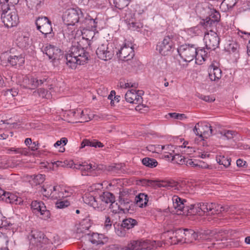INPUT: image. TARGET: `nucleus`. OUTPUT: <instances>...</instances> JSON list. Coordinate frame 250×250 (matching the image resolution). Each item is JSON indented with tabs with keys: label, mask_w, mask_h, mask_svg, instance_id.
I'll use <instances>...</instances> for the list:
<instances>
[{
	"label": "nucleus",
	"mask_w": 250,
	"mask_h": 250,
	"mask_svg": "<svg viewBox=\"0 0 250 250\" xmlns=\"http://www.w3.org/2000/svg\"><path fill=\"white\" fill-rule=\"evenodd\" d=\"M89 53L78 42L73 45L69 53L65 55L67 65L72 69H75L78 64L83 65L87 62Z\"/></svg>",
	"instance_id": "1"
},
{
	"label": "nucleus",
	"mask_w": 250,
	"mask_h": 250,
	"mask_svg": "<svg viewBox=\"0 0 250 250\" xmlns=\"http://www.w3.org/2000/svg\"><path fill=\"white\" fill-rule=\"evenodd\" d=\"M183 230L184 233H185L184 236L186 242L188 241L192 242L193 240H195L198 238V234L193 230L188 229ZM199 236L200 237L203 239L212 241V245L213 247L217 249L221 247V246H220L221 244L218 242L219 240H222L223 238L221 233L208 230L203 233H200Z\"/></svg>",
	"instance_id": "2"
},
{
	"label": "nucleus",
	"mask_w": 250,
	"mask_h": 250,
	"mask_svg": "<svg viewBox=\"0 0 250 250\" xmlns=\"http://www.w3.org/2000/svg\"><path fill=\"white\" fill-rule=\"evenodd\" d=\"M62 19L66 25H74L77 23L84 21V14L79 8H71L65 12Z\"/></svg>",
	"instance_id": "3"
},
{
	"label": "nucleus",
	"mask_w": 250,
	"mask_h": 250,
	"mask_svg": "<svg viewBox=\"0 0 250 250\" xmlns=\"http://www.w3.org/2000/svg\"><path fill=\"white\" fill-rule=\"evenodd\" d=\"M88 242L83 246V250H98L107 241L103 234L92 233L87 234Z\"/></svg>",
	"instance_id": "4"
},
{
	"label": "nucleus",
	"mask_w": 250,
	"mask_h": 250,
	"mask_svg": "<svg viewBox=\"0 0 250 250\" xmlns=\"http://www.w3.org/2000/svg\"><path fill=\"white\" fill-rule=\"evenodd\" d=\"M117 55L120 59L125 62H127L132 67H136L135 63L137 62L132 59L134 56V52L132 46L125 44L117 52Z\"/></svg>",
	"instance_id": "5"
},
{
	"label": "nucleus",
	"mask_w": 250,
	"mask_h": 250,
	"mask_svg": "<svg viewBox=\"0 0 250 250\" xmlns=\"http://www.w3.org/2000/svg\"><path fill=\"white\" fill-rule=\"evenodd\" d=\"M98 58L104 61H107L112 58L114 55V47L111 43L107 41L101 44L96 50Z\"/></svg>",
	"instance_id": "6"
},
{
	"label": "nucleus",
	"mask_w": 250,
	"mask_h": 250,
	"mask_svg": "<svg viewBox=\"0 0 250 250\" xmlns=\"http://www.w3.org/2000/svg\"><path fill=\"white\" fill-rule=\"evenodd\" d=\"M43 52L45 53L52 63L57 64L58 61L63 58V52L58 47L51 44L47 45Z\"/></svg>",
	"instance_id": "7"
},
{
	"label": "nucleus",
	"mask_w": 250,
	"mask_h": 250,
	"mask_svg": "<svg viewBox=\"0 0 250 250\" xmlns=\"http://www.w3.org/2000/svg\"><path fill=\"white\" fill-rule=\"evenodd\" d=\"M178 52L180 57L185 62H190L193 60L196 56V47L193 45L183 44L177 49Z\"/></svg>",
	"instance_id": "8"
},
{
	"label": "nucleus",
	"mask_w": 250,
	"mask_h": 250,
	"mask_svg": "<svg viewBox=\"0 0 250 250\" xmlns=\"http://www.w3.org/2000/svg\"><path fill=\"white\" fill-rule=\"evenodd\" d=\"M35 23L37 29L42 34L44 35V37L46 38L47 35L51 34L53 30L51 26V21L47 17H39L36 20Z\"/></svg>",
	"instance_id": "9"
},
{
	"label": "nucleus",
	"mask_w": 250,
	"mask_h": 250,
	"mask_svg": "<svg viewBox=\"0 0 250 250\" xmlns=\"http://www.w3.org/2000/svg\"><path fill=\"white\" fill-rule=\"evenodd\" d=\"M1 18L4 25L8 28L15 26L19 23V17L16 10L2 13Z\"/></svg>",
	"instance_id": "10"
},
{
	"label": "nucleus",
	"mask_w": 250,
	"mask_h": 250,
	"mask_svg": "<svg viewBox=\"0 0 250 250\" xmlns=\"http://www.w3.org/2000/svg\"><path fill=\"white\" fill-rule=\"evenodd\" d=\"M204 41L206 48L208 50H214L218 47L219 39L217 33L212 30L205 34Z\"/></svg>",
	"instance_id": "11"
},
{
	"label": "nucleus",
	"mask_w": 250,
	"mask_h": 250,
	"mask_svg": "<svg viewBox=\"0 0 250 250\" xmlns=\"http://www.w3.org/2000/svg\"><path fill=\"white\" fill-rule=\"evenodd\" d=\"M173 47L172 40L169 36H167L164 38L162 42L158 43L156 49L162 55L166 56L171 53Z\"/></svg>",
	"instance_id": "12"
},
{
	"label": "nucleus",
	"mask_w": 250,
	"mask_h": 250,
	"mask_svg": "<svg viewBox=\"0 0 250 250\" xmlns=\"http://www.w3.org/2000/svg\"><path fill=\"white\" fill-rule=\"evenodd\" d=\"M153 246L149 241H131L124 250H151Z\"/></svg>",
	"instance_id": "13"
},
{
	"label": "nucleus",
	"mask_w": 250,
	"mask_h": 250,
	"mask_svg": "<svg viewBox=\"0 0 250 250\" xmlns=\"http://www.w3.org/2000/svg\"><path fill=\"white\" fill-rule=\"evenodd\" d=\"M31 208L34 213H40L43 219H47L50 217V211L46 209V206L42 202L33 201L31 204Z\"/></svg>",
	"instance_id": "14"
},
{
	"label": "nucleus",
	"mask_w": 250,
	"mask_h": 250,
	"mask_svg": "<svg viewBox=\"0 0 250 250\" xmlns=\"http://www.w3.org/2000/svg\"><path fill=\"white\" fill-rule=\"evenodd\" d=\"M47 242L48 239L44 237V235L42 232L37 230L31 231L30 238L31 244L41 248L43 247V245L46 244Z\"/></svg>",
	"instance_id": "15"
},
{
	"label": "nucleus",
	"mask_w": 250,
	"mask_h": 250,
	"mask_svg": "<svg viewBox=\"0 0 250 250\" xmlns=\"http://www.w3.org/2000/svg\"><path fill=\"white\" fill-rule=\"evenodd\" d=\"M143 93V91L140 90H129L125 95V100L131 104H140L142 102L141 96Z\"/></svg>",
	"instance_id": "16"
},
{
	"label": "nucleus",
	"mask_w": 250,
	"mask_h": 250,
	"mask_svg": "<svg viewBox=\"0 0 250 250\" xmlns=\"http://www.w3.org/2000/svg\"><path fill=\"white\" fill-rule=\"evenodd\" d=\"M44 81V80H39L36 78L29 79L26 77L23 80V86L26 88L34 89L43 83Z\"/></svg>",
	"instance_id": "17"
},
{
	"label": "nucleus",
	"mask_w": 250,
	"mask_h": 250,
	"mask_svg": "<svg viewBox=\"0 0 250 250\" xmlns=\"http://www.w3.org/2000/svg\"><path fill=\"white\" fill-rule=\"evenodd\" d=\"M59 188L57 186L52 187L51 185H47L46 187H42L41 191L42 194L46 197L52 198H57L58 194L56 192L59 191Z\"/></svg>",
	"instance_id": "18"
},
{
	"label": "nucleus",
	"mask_w": 250,
	"mask_h": 250,
	"mask_svg": "<svg viewBox=\"0 0 250 250\" xmlns=\"http://www.w3.org/2000/svg\"><path fill=\"white\" fill-rule=\"evenodd\" d=\"M199 125V123L196 124L194 128H193V132L196 135L199 136L202 140H204L203 138H208L210 136L212 133V129L210 125H205L204 126V131H200L199 129L197 127V126Z\"/></svg>",
	"instance_id": "19"
},
{
	"label": "nucleus",
	"mask_w": 250,
	"mask_h": 250,
	"mask_svg": "<svg viewBox=\"0 0 250 250\" xmlns=\"http://www.w3.org/2000/svg\"><path fill=\"white\" fill-rule=\"evenodd\" d=\"M168 232L172 233V235L170 236V238L172 240V243L173 244L186 243L183 229H179L175 231H168Z\"/></svg>",
	"instance_id": "20"
},
{
	"label": "nucleus",
	"mask_w": 250,
	"mask_h": 250,
	"mask_svg": "<svg viewBox=\"0 0 250 250\" xmlns=\"http://www.w3.org/2000/svg\"><path fill=\"white\" fill-rule=\"evenodd\" d=\"M115 200L113 194L109 192H104L98 198V203H100V205L106 206L108 204H111Z\"/></svg>",
	"instance_id": "21"
},
{
	"label": "nucleus",
	"mask_w": 250,
	"mask_h": 250,
	"mask_svg": "<svg viewBox=\"0 0 250 250\" xmlns=\"http://www.w3.org/2000/svg\"><path fill=\"white\" fill-rule=\"evenodd\" d=\"M208 76L211 81H218L222 76V71L214 64H211L208 68Z\"/></svg>",
	"instance_id": "22"
},
{
	"label": "nucleus",
	"mask_w": 250,
	"mask_h": 250,
	"mask_svg": "<svg viewBox=\"0 0 250 250\" xmlns=\"http://www.w3.org/2000/svg\"><path fill=\"white\" fill-rule=\"evenodd\" d=\"M172 201L173 208L177 210V211H180L182 212V213L184 214V211H186L187 209L185 206L186 201L179 197L178 196H174L172 197Z\"/></svg>",
	"instance_id": "23"
},
{
	"label": "nucleus",
	"mask_w": 250,
	"mask_h": 250,
	"mask_svg": "<svg viewBox=\"0 0 250 250\" xmlns=\"http://www.w3.org/2000/svg\"><path fill=\"white\" fill-rule=\"evenodd\" d=\"M69 115L74 117L77 121L76 122L83 123L87 122L86 115L81 108H78L69 111Z\"/></svg>",
	"instance_id": "24"
},
{
	"label": "nucleus",
	"mask_w": 250,
	"mask_h": 250,
	"mask_svg": "<svg viewBox=\"0 0 250 250\" xmlns=\"http://www.w3.org/2000/svg\"><path fill=\"white\" fill-rule=\"evenodd\" d=\"M75 168L80 170L82 172V175H87L89 173L96 169L97 167L90 164H88L87 163H83L82 164L76 165Z\"/></svg>",
	"instance_id": "25"
},
{
	"label": "nucleus",
	"mask_w": 250,
	"mask_h": 250,
	"mask_svg": "<svg viewBox=\"0 0 250 250\" xmlns=\"http://www.w3.org/2000/svg\"><path fill=\"white\" fill-rule=\"evenodd\" d=\"M3 200L11 204H20L21 203V199L19 198L16 195L9 192H4V194L1 197Z\"/></svg>",
	"instance_id": "26"
},
{
	"label": "nucleus",
	"mask_w": 250,
	"mask_h": 250,
	"mask_svg": "<svg viewBox=\"0 0 250 250\" xmlns=\"http://www.w3.org/2000/svg\"><path fill=\"white\" fill-rule=\"evenodd\" d=\"M148 196L145 193H140L136 196L135 202L137 206L140 208L146 207L148 202Z\"/></svg>",
	"instance_id": "27"
},
{
	"label": "nucleus",
	"mask_w": 250,
	"mask_h": 250,
	"mask_svg": "<svg viewBox=\"0 0 250 250\" xmlns=\"http://www.w3.org/2000/svg\"><path fill=\"white\" fill-rule=\"evenodd\" d=\"M213 205L212 203H197V207L199 208V216L203 215L205 212H208L212 210Z\"/></svg>",
	"instance_id": "28"
},
{
	"label": "nucleus",
	"mask_w": 250,
	"mask_h": 250,
	"mask_svg": "<svg viewBox=\"0 0 250 250\" xmlns=\"http://www.w3.org/2000/svg\"><path fill=\"white\" fill-rule=\"evenodd\" d=\"M17 44L21 48L27 49L31 44V40L28 37L21 36L17 40Z\"/></svg>",
	"instance_id": "29"
},
{
	"label": "nucleus",
	"mask_w": 250,
	"mask_h": 250,
	"mask_svg": "<svg viewBox=\"0 0 250 250\" xmlns=\"http://www.w3.org/2000/svg\"><path fill=\"white\" fill-rule=\"evenodd\" d=\"M91 227V223L90 219L85 218L83 219L80 224L79 226L77 228V233H83L88 230Z\"/></svg>",
	"instance_id": "30"
},
{
	"label": "nucleus",
	"mask_w": 250,
	"mask_h": 250,
	"mask_svg": "<svg viewBox=\"0 0 250 250\" xmlns=\"http://www.w3.org/2000/svg\"><path fill=\"white\" fill-rule=\"evenodd\" d=\"M83 200L85 204H88L93 207L98 206V198H96L89 193L85 194L83 197Z\"/></svg>",
	"instance_id": "31"
},
{
	"label": "nucleus",
	"mask_w": 250,
	"mask_h": 250,
	"mask_svg": "<svg viewBox=\"0 0 250 250\" xmlns=\"http://www.w3.org/2000/svg\"><path fill=\"white\" fill-rule=\"evenodd\" d=\"M8 62L13 66L17 64L21 65L24 62V58L21 55L10 56L8 58Z\"/></svg>",
	"instance_id": "32"
},
{
	"label": "nucleus",
	"mask_w": 250,
	"mask_h": 250,
	"mask_svg": "<svg viewBox=\"0 0 250 250\" xmlns=\"http://www.w3.org/2000/svg\"><path fill=\"white\" fill-rule=\"evenodd\" d=\"M197 204L194 205H191L190 206H186L187 209L186 211H184V214L187 215H199V208L197 207Z\"/></svg>",
	"instance_id": "33"
},
{
	"label": "nucleus",
	"mask_w": 250,
	"mask_h": 250,
	"mask_svg": "<svg viewBox=\"0 0 250 250\" xmlns=\"http://www.w3.org/2000/svg\"><path fill=\"white\" fill-rule=\"evenodd\" d=\"M220 18V15L218 12L215 11L209 16V19H206V22L205 23L206 26L208 25H212L218 22Z\"/></svg>",
	"instance_id": "34"
},
{
	"label": "nucleus",
	"mask_w": 250,
	"mask_h": 250,
	"mask_svg": "<svg viewBox=\"0 0 250 250\" xmlns=\"http://www.w3.org/2000/svg\"><path fill=\"white\" fill-rule=\"evenodd\" d=\"M84 21L81 22V24L88 25V27L91 30L95 29L96 28L97 23V22L96 21V19L95 20L91 19L89 16L85 14V16H84Z\"/></svg>",
	"instance_id": "35"
},
{
	"label": "nucleus",
	"mask_w": 250,
	"mask_h": 250,
	"mask_svg": "<svg viewBox=\"0 0 250 250\" xmlns=\"http://www.w3.org/2000/svg\"><path fill=\"white\" fill-rule=\"evenodd\" d=\"M122 226L127 229L133 228L137 225V222L135 219L131 218H128L123 220L122 223Z\"/></svg>",
	"instance_id": "36"
},
{
	"label": "nucleus",
	"mask_w": 250,
	"mask_h": 250,
	"mask_svg": "<svg viewBox=\"0 0 250 250\" xmlns=\"http://www.w3.org/2000/svg\"><path fill=\"white\" fill-rule=\"evenodd\" d=\"M119 203L123 213L128 211L130 208V201L129 199L125 198H121Z\"/></svg>",
	"instance_id": "37"
},
{
	"label": "nucleus",
	"mask_w": 250,
	"mask_h": 250,
	"mask_svg": "<svg viewBox=\"0 0 250 250\" xmlns=\"http://www.w3.org/2000/svg\"><path fill=\"white\" fill-rule=\"evenodd\" d=\"M31 184L33 186H37L42 184L45 180V175L43 174L33 175L31 176Z\"/></svg>",
	"instance_id": "38"
},
{
	"label": "nucleus",
	"mask_w": 250,
	"mask_h": 250,
	"mask_svg": "<svg viewBox=\"0 0 250 250\" xmlns=\"http://www.w3.org/2000/svg\"><path fill=\"white\" fill-rule=\"evenodd\" d=\"M85 146H89L94 147H102L103 146V144L98 141H90L89 140L84 139L83 140V141L81 143V148H83L85 147Z\"/></svg>",
	"instance_id": "39"
},
{
	"label": "nucleus",
	"mask_w": 250,
	"mask_h": 250,
	"mask_svg": "<svg viewBox=\"0 0 250 250\" xmlns=\"http://www.w3.org/2000/svg\"><path fill=\"white\" fill-rule=\"evenodd\" d=\"M213 205L212 210L210 211L211 214H218L222 211L228 212L229 211V208L228 206H222L215 203H213Z\"/></svg>",
	"instance_id": "40"
},
{
	"label": "nucleus",
	"mask_w": 250,
	"mask_h": 250,
	"mask_svg": "<svg viewBox=\"0 0 250 250\" xmlns=\"http://www.w3.org/2000/svg\"><path fill=\"white\" fill-rule=\"evenodd\" d=\"M53 88L52 85L49 86L48 89L49 90H46L43 88L38 89L37 93L39 96L42 98L49 99L51 97V90Z\"/></svg>",
	"instance_id": "41"
},
{
	"label": "nucleus",
	"mask_w": 250,
	"mask_h": 250,
	"mask_svg": "<svg viewBox=\"0 0 250 250\" xmlns=\"http://www.w3.org/2000/svg\"><path fill=\"white\" fill-rule=\"evenodd\" d=\"M142 162L144 166L150 168L155 167L158 165V162L155 159L149 157L144 158L142 159Z\"/></svg>",
	"instance_id": "42"
},
{
	"label": "nucleus",
	"mask_w": 250,
	"mask_h": 250,
	"mask_svg": "<svg viewBox=\"0 0 250 250\" xmlns=\"http://www.w3.org/2000/svg\"><path fill=\"white\" fill-rule=\"evenodd\" d=\"M216 161L220 165H223L225 167H228L230 165L231 159L230 158L224 156H218L216 157Z\"/></svg>",
	"instance_id": "43"
},
{
	"label": "nucleus",
	"mask_w": 250,
	"mask_h": 250,
	"mask_svg": "<svg viewBox=\"0 0 250 250\" xmlns=\"http://www.w3.org/2000/svg\"><path fill=\"white\" fill-rule=\"evenodd\" d=\"M9 240L7 236L0 234V250H8L7 244Z\"/></svg>",
	"instance_id": "44"
},
{
	"label": "nucleus",
	"mask_w": 250,
	"mask_h": 250,
	"mask_svg": "<svg viewBox=\"0 0 250 250\" xmlns=\"http://www.w3.org/2000/svg\"><path fill=\"white\" fill-rule=\"evenodd\" d=\"M115 231L116 234L120 237H125L126 235V232L125 228L122 226V225L116 224L114 225Z\"/></svg>",
	"instance_id": "45"
},
{
	"label": "nucleus",
	"mask_w": 250,
	"mask_h": 250,
	"mask_svg": "<svg viewBox=\"0 0 250 250\" xmlns=\"http://www.w3.org/2000/svg\"><path fill=\"white\" fill-rule=\"evenodd\" d=\"M114 3L116 8L123 9L128 5L129 1L128 0H114Z\"/></svg>",
	"instance_id": "46"
},
{
	"label": "nucleus",
	"mask_w": 250,
	"mask_h": 250,
	"mask_svg": "<svg viewBox=\"0 0 250 250\" xmlns=\"http://www.w3.org/2000/svg\"><path fill=\"white\" fill-rule=\"evenodd\" d=\"M109 208L113 213H119L123 212L120 204H118V203H115L114 201L111 203Z\"/></svg>",
	"instance_id": "47"
},
{
	"label": "nucleus",
	"mask_w": 250,
	"mask_h": 250,
	"mask_svg": "<svg viewBox=\"0 0 250 250\" xmlns=\"http://www.w3.org/2000/svg\"><path fill=\"white\" fill-rule=\"evenodd\" d=\"M220 134L227 139L229 140L233 138L236 135V132L232 130H225L221 131Z\"/></svg>",
	"instance_id": "48"
},
{
	"label": "nucleus",
	"mask_w": 250,
	"mask_h": 250,
	"mask_svg": "<svg viewBox=\"0 0 250 250\" xmlns=\"http://www.w3.org/2000/svg\"><path fill=\"white\" fill-rule=\"evenodd\" d=\"M238 48L239 45L237 43L234 42H232L229 43L227 47L228 51L232 53L237 52L238 51Z\"/></svg>",
	"instance_id": "49"
},
{
	"label": "nucleus",
	"mask_w": 250,
	"mask_h": 250,
	"mask_svg": "<svg viewBox=\"0 0 250 250\" xmlns=\"http://www.w3.org/2000/svg\"><path fill=\"white\" fill-rule=\"evenodd\" d=\"M123 167L122 164H115L108 167V170L115 172L119 173Z\"/></svg>",
	"instance_id": "50"
},
{
	"label": "nucleus",
	"mask_w": 250,
	"mask_h": 250,
	"mask_svg": "<svg viewBox=\"0 0 250 250\" xmlns=\"http://www.w3.org/2000/svg\"><path fill=\"white\" fill-rule=\"evenodd\" d=\"M186 159L183 156L176 154L173 156L172 160L175 161L178 164L183 165L185 164Z\"/></svg>",
	"instance_id": "51"
},
{
	"label": "nucleus",
	"mask_w": 250,
	"mask_h": 250,
	"mask_svg": "<svg viewBox=\"0 0 250 250\" xmlns=\"http://www.w3.org/2000/svg\"><path fill=\"white\" fill-rule=\"evenodd\" d=\"M198 97L200 99L206 102H213L215 101V98L213 96H209L208 95H204L203 94H198L197 95Z\"/></svg>",
	"instance_id": "52"
},
{
	"label": "nucleus",
	"mask_w": 250,
	"mask_h": 250,
	"mask_svg": "<svg viewBox=\"0 0 250 250\" xmlns=\"http://www.w3.org/2000/svg\"><path fill=\"white\" fill-rule=\"evenodd\" d=\"M236 0H224L222 4L227 6L228 9L232 8L236 4Z\"/></svg>",
	"instance_id": "53"
},
{
	"label": "nucleus",
	"mask_w": 250,
	"mask_h": 250,
	"mask_svg": "<svg viewBox=\"0 0 250 250\" xmlns=\"http://www.w3.org/2000/svg\"><path fill=\"white\" fill-rule=\"evenodd\" d=\"M69 205V202L67 200L57 202L56 204V206L58 208H63L67 207Z\"/></svg>",
	"instance_id": "54"
},
{
	"label": "nucleus",
	"mask_w": 250,
	"mask_h": 250,
	"mask_svg": "<svg viewBox=\"0 0 250 250\" xmlns=\"http://www.w3.org/2000/svg\"><path fill=\"white\" fill-rule=\"evenodd\" d=\"M168 115L172 118L176 119H182L183 118H186V117L184 114H179L176 113H168Z\"/></svg>",
	"instance_id": "55"
},
{
	"label": "nucleus",
	"mask_w": 250,
	"mask_h": 250,
	"mask_svg": "<svg viewBox=\"0 0 250 250\" xmlns=\"http://www.w3.org/2000/svg\"><path fill=\"white\" fill-rule=\"evenodd\" d=\"M21 161L20 160H12L9 162V165L6 167H15L21 165Z\"/></svg>",
	"instance_id": "56"
},
{
	"label": "nucleus",
	"mask_w": 250,
	"mask_h": 250,
	"mask_svg": "<svg viewBox=\"0 0 250 250\" xmlns=\"http://www.w3.org/2000/svg\"><path fill=\"white\" fill-rule=\"evenodd\" d=\"M26 5L29 8H32L35 5L39 4L40 0H26Z\"/></svg>",
	"instance_id": "57"
},
{
	"label": "nucleus",
	"mask_w": 250,
	"mask_h": 250,
	"mask_svg": "<svg viewBox=\"0 0 250 250\" xmlns=\"http://www.w3.org/2000/svg\"><path fill=\"white\" fill-rule=\"evenodd\" d=\"M194 58H195L196 62L199 63H201L202 62L205 61L204 60V58H203L201 54H200L198 50L196 48V56H195Z\"/></svg>",
	"instance_id": "58"
},
{
	"label": "nucleus",
	"mask_w": 250,
	"mask_h": 250,
	"mask_svg": "<svg viewBox=\"0 0 250 250\" xmlns=\"http://www.w3.org/2000/svg\"><path fill=\"white\" fill-rule=\"evenodd\" d=\"M178 184L177 182L174 181H168V186L167 189H171L174 188V189L178 188Z\"/></svg>",
	"instance_id": "59"
},
{
	"label": "nucleus",
	"mask_w": 250,
	"mask_h": 250,
	"mask_svg": "<svg viewBox=\"0 0 250 250\" xmlns=\"http://www.w3.org/2000/svg\"><path fill=\"white\" fill-rule=\"evenodd\" d=\"M187 166H190L194 167H198V163H195L194 161H193L191 159H187L186 160L185 164Z\"/></svg>",
	"instance_id": "60"
},
{
	"label": "nucleus",
	"mask_w": 250,
	"mask_h": 250,
	"mask_svg": "<svg viewBox=\"0 0 250 250\" xmlns=\"http://www.w3.org/2000/svg\"><path fill=\"white\" fill-rule=\"evenodd\" d=\"M112 223L109 217H106L104 222V227L106 229H108L111 227Z\"/></svg>",
	"instance_id": "61"
},
{
	"label": "nucleus",
	"mask_w": 250,
	"mask_h": 250,
	"mask_svg": "<svg viewBox=\"0 0 250 250\" xmlns=\"http://www.w3.org/2000/svg\"><path fill=\"white\" fill-rule=\"evenodd\" d=\"M158 186L159 187H164L168 188V181H162L158 183Z\"/></svg>",
	"instance_id": "62"
},
{
	"label": "nucleus",
	"mask_w": 250,
	"mask_h": 250,
	"mask_svg": "<svg viewBox=\"0 0 250 250\" xmlns=\"http://www.w3.org/2000/svg\"><path fill=\"white\" fill-rule=\"evenodd\" d=\"M71 194V193H69V192L67 191L66 190H65L64 193H62L60 192L58 193V197L61 198V197H67L68 196H70Z\"/></svg>",
	"instance_id": "63"
},
{
	"label": "nucleus",
	"mask_w": 250,
	"mask_h": 250,
	"mask_svg": "<svg viewBox=\"0 0 250 250\" xmlns=\"http://www.w3.org/2000/svg\"><path fill=\"white\" fill-rule=\"evenodd\" d=\"M10 4V3H7L5 5H2V6H0L2 13L9 12L8 10H9Z\"/></svg>",
	"instance_id": "64"
}]
</instances>
